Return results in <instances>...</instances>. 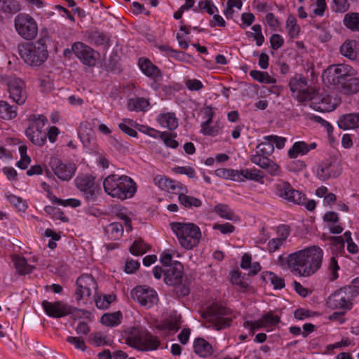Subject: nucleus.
Wrapping results in <instances>:
<instances>
[{
    "label": "nucleus",
    "instance_id": "1",
    "mask_svg": "<svg viewBox=\"0 0 359 359\" xmlns=\"http://www.w3.org/2000/svg\"><path fill=\"white\" fill-rule=\"evenodd\" d=\"M323 257V250L313 245L290 254L286 263L294 275L310 277L321 267Z\"/></svg>",
    "mask_w": 359,
    "mask_h": 359
},
{
    "label": "nucleus",
    "instance_id": "2",
    "mask_svg": "<svg viewBox=\"0 0 359 359\" xmlns=\"http://www.w3.org/2000/svg\"><path fill=\"white\" fill-rule=\"evenodd\" d=\"M103 188L107 195L121 201L131 198L137 191V184L131 177L116 174L104 178Z\"/></svg>",
    "mask_w": 359,
    "mask_h": 359
},
{
    "label": "nucleus",
    "instance_id": "3",
    "mask_svg": "<svg viewBox=\"0 0 359 359\" xmlns=\"http://www.w3.org/2000/svg\"><path fill=\"white\" fill-rule=\"evenodd\" d=\"M124 340L129 346L142 352L155 351L161 344L157 337L141 327H130L126 330Z\"/></svg>",
    "mask_w": 359,
    "mask_h": 359
},
{
    "label": "nucleus",
    "instance_id": "4",
    "mask_svg": "<svg viewBox=\"0 0 359 359\" xmlns=\"http://www.w3.org/2000/svg\"><path fill=\"white\" fill-rule=\"evenodd\" d=\"M18 53L24 62L32 67L40 66L48 56L47 46L43 39L18 45Z\"/></svg>",
    "mask_w": 359,
    "mask_h": 359
},
{
    "label": "nucleus",
    "instance_id": "5",
    "mask_svg": "<svg viewBox=\"0 0 359 359\" xmlns=\"http://www.w3.org/2000/svg\"><path fill=\"white\" fill-rule=\"evenodd\" d=\"M171 229L180 245L186 250H191L196 247L201 238L200 228L192 222H172Z\"/></svg>",
    "mask_w": 359,
    "mask_h": 359
},
{
    "label": "nucleus",
    "instance_id": "6",
    "mask_svg": "<svg viewBox=\"0 0 359 359\" xmlns=\"http://www.w3.org/2000/svg\"><path fill=\"white\" fill-rule=\"evenodd\" d=\"M164 282L168 285L175 287V292L178 296H187L190 292V280L184 275L183 266L177 261L164 269Z\"/></svg>",
    "mask_w": 359,
    "mask_h": 359
},
{
    "label": "nucleus",
    "instance_id": "7",
    "mask_svg": "<svg viewBox=\"0 0 359 359\" xmlns=\"http://www.w3.org/2000/svg\"><path fill=\"white\" fill-rule=\"evenodd\" d=\"M74 183L85 201L88 204L95 205L102 193L99 184L95 182V177L90 174L79 175Z\"/></svg>",
    "mask_w": 359,
    "mask_h": 359
},
{
    "label": "nucleus",
    "instance_id": "8",
    "mask_svg": "<svg viewBox=\"0 0 359 359\" xmlns=\"http://www.w3.org/2000/svg\"><path fill=\"white\" fill-rule=\"evenodd\" d=\"M31 123L25 130L27 137L35 145L42 146L46 141V133L43 128L47 122V118L42 114L32 115Z\"/></svg>",
    "mask_w": 359,
    "mask_h": 359
},
{
    "label": "nucleus",
    "instance_id": "9",
    "mask_svg": "<svg viewBox=\"0 0 359 359\" xmlns=\"http://www.w3.org/2000/svg\"><path fill=\"white\" fill-rule=\"evenodd\" d=\"M14 25L18 34L25 40H32L37 36V23L29 14H18L15 18Z\"/></svg>",
    "mask_w": 359,
    "mask_h": 359
},
{
    "label": "nucleus",
    "instance_id": "10",
    "mask_svg": "<svg viewBox=\"0 0 359 359\" xmlns=\"http://www.w3.org/2000/svg\"><path fill=\"white\" fill-rule=\"evenodd\" d=\"M228 314L226 308L216 303L210 305L203 316L212 322L215 329L219 330L230 326L231 318L226 316Z\"/></svg>",
    "mask_w": 359,
    "mask_h": 359
},
{
    "label": "nucleus",
    "instance_id": "11",
    "mask_svg": "<svg viewBox=\"0 0 359 359\" xmlns=\"http://www.w3.org/2000/svg\"><path fill=\"white\" fill-rule=\"evenodd\" d=\"M276 193L288 202L297 205L305 203L306 196L302 192L292 188L287 182L280 181L276 184Z\"/></svg>",
    "mask_w": 359,
    "mask_h": 359
},
{
    "label": "nucleus",
    "instance_id": "12",
    "mask_svg": "<svg viewBox=\"0 0 359 359\" xmlns=\"http://www.w3.org/2000/svg\"><path fill=\"white\" fill-rule=\"evenodd\" d=\"M350 69L349 66L342 64L331 65L324 72L323 79L337 88L350 75Z\"/></svg>",
    "mask_w": 359,
    "mask_h": 359
},
{
    "label": "nucleus",
    "instance_id": "13",
    "mask_svg": "<svg viewBox=\"0 0 359 359\" xmlns=\"http://www.w3.org/2000/svg\"><path fill=\"white\" fill-rule=\"evenodd\" d=\"M131 296L141 306L147 308L152 307L158 300L156 292L146 286H137L132 290Z\"/></svg>",
    "mask_w": 359,
    "mask_h": 359
},
{
    "label": "nucleus",
    "instance_id": "14",
    "mask_svg": "<svg viewBox=\"0 0 359 359\" xmlns=\"http://www.w3.org/2000/svg\"><path fill=\"white\" fill-rule=\"evenodd\" d=\"M348 290L341 287L333 292L327 300L328 307L332 309H351L353 299L349 295Z\"/></svg>",
    "mask_w": 359,
    "mask_h": 359
},
{
    "label": "nucleus",
    "instance_id": "15",
    "mask_svg": "<svg viewBox=\"0 0 359 359\" xmlns=\"http://www.w3.org/2000/svg\"><path fill=\"white\" fill-rule=\"evenodd\" d=\"M9 97L18 105H22L27 97L25 83L20 78H13L8 81Z\"/></svg>",
    "mask_w": 359,
    "mask_h": 359
},
{
    "label": "nucleus",
    "instance_id": "16",
    "mask_svg": "<svg viewBox=\"0 0 359 359\" xmlns=\"http://www.w3.org/2000/svg\"><path fill=\"white\" fill-rule=\"evenodd\" d=\"M77 289L75 292L77 301L91 295L92 290H97V283L92 275L83 274L76 281Z\"/></svg>",
    "mask_w": 359,
    "mask_h": 359
},
{
    "label": "nucleus",
    "instance_id": "17",
    "mask_svg": "<svg viewBox=\"0 0 359 359\" xmlns=\"http://www.w3.org/2000/svg\"><path fill=\"white\" fill-rule=\"evenodd\" d=\"M340 104V100L327 94L316 92L312 99L311 107L319 111H332Z\"/></svg>",
    "mask_w": 359,
    "mask_h": 359
},
{
    "label": "nucleus",
    "instance_id": "18",
    "mask_svg": "<svg viewBox=\"0 0 359 359\" xmlns=\"http://www.w3.org/2000/svg\"><path fill=\"white\" fill-rule=\"evenodd\" d=\"M49 163L54 174L63 181H68L72 179L76 169L74 164L64 163L55 157L51 158Z\"/></svg>",
    "mask_w": 359,
    "mask_h": 359
},
{
    "label": "nucleus",
    "instance_id": "19",
    "mask_svg": "<svg viewBox=\"0 0 359 359\" xmlns=\"http://www.w3.org/2000/svg\"><path fill=\"white\" fill-rule=\"evenodd\" d=\"M72 51L83 65L90 67L95 65V50L85 43L75 42L72 46Z\"/></svg>",
    "mask_w": 359,
    "mask_h": 359
},
{
    "label": "nucleus",
    "instance_id": "20",
    "mask_svg": "<svg viewBox=\"0 0 359 359\" xmlns=\"http://www.w3.org/2000/svg\"><path fill=\"white\" fill-rule=\"evenodd\" d=\"M280 317L274 315L272 311H269L264 314L261 318L255 321H246L244 324L245 327H248L254 332L261 328H270L279 324Z\"/></svg>",
    "mask_w": 359,
    "mask_h": 359
},
{
    "label": "nucleus",
    "instance_id": "21",
    "mask_svg": "<svg viewBox=\"0 0 359 359\" xmlns=\"http://www.w3.org/2000/svg\"><path fill=\"white\" fill-rule=\"evenodd\" d=\"M341 174V168L338 163L330 160L321 162L318 167L316 175L321 181H325L331 177H337Z\"/></svg>",
    "mask_w": 359,
    "mask_h": 359
},
{
    "label": "nucleus",
    "instance_id": "22",
    "mask_svg": "<svg viewBox=\"0 0 359 359\" xmlns=\"http://www.w3.org/2000/svg\"><path fill=\"white\" fill-rule=\"evenodd\" d=\"M41 305L46 315L52 318H62L71 313L69 307L60 301L50 302L47 300H43Z\"/></svg>",
    "mask_w": 359,
    "mask_h": 359
},
{
    "label": "nucleus",
    "instance_id": "23",
    "mask_svg": "<svg viewBox=\"0 0 359 359\" xmlns=\"http://www.w3.org/2000/svg\"><path fill=\"white\" fill-rule=\"evenodd\" d=\"M250 161L255 165L265 170L271 176H278L281 173L280 167L269 156L262 157L259 155H252Z\"/></svg>",
    "mask_w": 359,
    "mask_h": 359
},
{
    "label": "nucleus",
    "instance_id": "24",
    "mask_svg": "<svg viewBox=\"0 0 359 359\" xmlns=\"http://www.w3.org/2000/svg\"><path fill=\"white\" fill-rule=\"evenodd\" d=\"M237 177L236 182H245V180H251L260 184L264 183V172L255 168L251 169L238 170Z\"/></svg>",
    "mask_w": 359,
    "mask_h": 359
},
{
    "label": "nucleus",
    "instance_id": "25",
    "mask_svg": "<svg viewBox=\"0 0 359 359\" xmlns=\"http://www.w3.org/2000/svg\"><path fill=\"white\" fill-rule=\"evenodd\" d=\"M337 88L344 95L356 94L359 92V78L351 77L349 75Z\"/></svg>",
    "mask_w": 359,
    "mask_h": 359
},
{
    "label": "nucleus",
    "instance_id": "26",
    "mask_svg": "<svg viewBox=\"0 0 359 359\" xmlns=\"http://www.w3.org/2000/svg\"><path fill=\"white\" fill-rule=\"evenodd\" d=\"M338 126L343 130L359 128V113H351L341 116L337 121Z\"/></svg>",
    "mask_w": 359,
    "mask_h": 359
},
{
    "label": "nucleus",
    "instance_id": "27",
    "mask_svg": "<svg viewBox=\"0 0 359 359\" xmlns=\"http://www.w3.org/2000/svg\"><path fill=\"white\" fill-rule=\"evenodd\" d=\"M138 65L142 73L148 77L155 79L161 76V70L149 59L144 57L140 58Z\"/></svg>",
    "mask_w": 359,
    "mask_h": 359
},
{
    "label": "nucleus",
    "instance_id": "28",
    "mask_svg": "<svg viewBox=\"0 0 359 359\" xmlns=\"http://www.w3.org/2000/svg\"><path fill=\"white\" fill-rule=\"evenodd\" d=\"M359 43L355 40H346L340 47L341 54L350 59L355 60L358 56Z\"/></svg>",
    "mask_w": 359,
    "mask_h": 359
},
{
    "label": "nucleus",
    "instance_id": "29",
    "mask_svg": "<svg viewBox=\"0 0 359 359\" xmlns=\"http://www.w3.org/2000/svg\"><path fill=\"white\" fill-rule=\"evenodd\" d=\"M187 192H181L178 194L179 203L185 209L192 210L200 208L202 205L201 199L187 194Z\"/></svg>",
    "mask_w": 359,
    "mask_h": 359
},
{
    "label": "nucleus",
    "instance_id": "30",
    "mask_svg": "<svg viewBox=\"0 0 359 359\" xmlns=\"http://www.w3.org/2000/svg\"><path fill=\"white\" fill-rule=\"evenodd\" d=\"M194 351L200 357H208L212 353V347L203 338H196L194 341Z\"/></svg>",
    "mask_w": 359,
    "mask_h": 359
},
{
    "label": "nucleus",
    "instance_id": "31",
    "mask_svg": "<svg viewBox=\"0 0 359 359\" xmlns=\"http://www.w3.org/2000/svg\"><path fill=\"white\" fill-rule=\"evenodd\" d=\"M18 116V107L11 105L6 101L0 100V118L10 121L14 119Z\"/></svg>",
    "mask_w": 359,
    "mask_h": 359
},
{
    "label": "nucleus",
    "instance_id": "32",
    "mask_svg": "<svg viewBox=\"0 0 359 359\" xmlns=\"http://www.w3.org/2000/svg\"><path fill=\"white\" fill-rule=\"evenodd\" d=\"M159 186L162 189H166L169 192H172L178 195V194L185 191L188 192L186 187H182V184L177 181L168 179L166 177L161 178L158 181Z\"/></svg>",
    "mask_w": 359,
    "mask_h": 359
},
{
    "label": "nucleus",
    "instance_id": "33",
    "mask_svg": "<svg viewBox=\"0 0 359 359\" xmlns=\"http://www.w3.org/2000/svg\"><path fill=\"white\" fill-rule=\"evenodd\" d=\"M89 41L95 46H109V36L99 30L90 32L88 35Z\"/></svg>",
    "mask_w": 359,
    "mask_h": 359
},
{
    "label": "nucleus",
    "instance_id": "34",
    "mask_svg": "<svg viewBox=\"0 0 359 359\" xmlns=\"http://www.w3.org/2000/svg\"><path fill=\"white\" fill-rule=\"evenodd\" d=\"M149 105V100L144 97H134L128 100L127 108L130 111H146Z\"/></svg>",
    "mask_w": 359,
    "mask_h": 359
},
{
    "label": "nucleus",
    "instance_id": "35",
    "mask_svg": "<svg viewBox=\"0 0 359 359\" xmlns=\"http://www.w3.org/2000/svg\"><path fill=\"white\" fill-rule=\"evenodd\" d=\"M160 124L169 130H175L178 126V121L175 113L168 112L160 114L158 118Z\"/></svg>",
    "mask_w": 359,
    "mask_h": 359
},
{
    "label": "nucleus",
    "instance_id": "36",
    "mask_svg": "<svg viewBox=\"0 0 359 359\" xmlns=\"http://www.w3.org/2000/svg\"><path fill=\"white\" fill-rule=\"evenodd\" d=\"M306 79L302 75L297 74L292 77L289 81V87L292 92V96L293 97L294 94H297L299 93L300 90H303V88L306 87Z\"/></svg>",
    "mask_w": 359,
    "mask_h": 359
},
{
    "label": "nucleus",
    "instance_id": "37",
    "mask_svg": "<svg viewBox=\"0 0 359 359\" xmlns=\"http://www.w3.org/2000/svg\"><path fill=\"white\" fill-rule=\"evenodd\" d=\"M214 212L220 217L225 219L236 221L238 217L234 213V212L225 204H218L215 206Z\"/></svg>",
    "mask_w": 359,
    "mask_h": 359
},
{
    "label": "nucleus",
    "instance_id": "38",
    "mask_svg": "<svg viewBox=\"0 0 359 359\" xmlns=\"http://www.w3.org/2000/svg\"><path fill=\"white\" fill-rule=\"evenodd\" d=\"M122 314L120 311L104 313L101 317L100 322L108 327H115L118 325L121 322Z\"/></svg>",
    "mask_w": 359,
    "mask_h": 359
},
{
    "label": "nucleus",
    "instance_id": "39",
    "mask_svg": "<svg viewBox=\"0 0 359 359\" xmlns=\"http://www.w3.org/2000/svg\"><path fill=\"white\" fill-rule=\"evenodd\" d=\"M308 153L307 143L304 141L296 142L288 151L290 158H296L298 155H305Z\"/></svg>",
    "mask_w": 359,
    "mask_h": 359
},
{
    "label": "nucleus",
    "instance_id": "40",
    "mask_svg": "<svg viewBox=\"0 0 359 359\" xmlns=\"http://www.w3.org/2000/svg\"><path fill=\"white\" fill-rule=\"evenodd\" d=\"M316 92V90L311 87H309L307 85L306 87L303 88V90H300L299 93L294 94L293 97L299 102H310V104L311 105L312 99L315 96Z\"/></svg>",
    "mask_w": 359,
    "mask_h": 359
},
{
    "label": "nucleus",
    "instance_id": "41",
    "mask_svg": "<svg viewBox=\"0 0 359 359\" xmlns=\"http://www.w3.org/2000/svg\"><path fill=\"white\" fill-rule=\"evenodd\" d=\"M250 75L254 80L262 83L274 84L276 83V79L269 76L266 72L252 70L250 72Z\"/></svg>",
    "mask_w": 359,
    "mask_h": 359
},
{
    "label": "nucleus",
    "instance_id": "42",
    "mask_svg": "<svg viewBox=\"0 0 359 359\" xmlns=\"http://www.w3.org/2000/svg\"><path fill=\"white\" fill-rule=\"evenodd\" d=\"M109 238L112 240L119 239L123 233V227L121 223L113 222L105 229Z\"/></svg>",
    "mask_w": 359,
    "mask_h": 359
},
{
    "label": "nucleus",
    "instance_id": "43",
    "mask_svg": "<svg viewBox=\"0 0 359 359\" xmlns=\"http://www.w3.org/2000/svg\"><path fill=\"white\" fill-rule=\"evenodd\" d=\"M136 126L137 123L130 118H126L123 123L118 124V128L121 130L133 137H137V133L133 129V128H136Z\"/></svg>",
    "mask_w": 359,
    "mask_h": 359
},
{
    "label": "nucleus",
    "instance_id": "44",
    "mask_svg": "<svg viewBox=\"0 0 359 359\" xmlns=\"http://www.w3.org/2000/svg\"><path fill=\"white\" fill-rule=\"evenodd\" d=\"M256 154L255 155H259L260 156H269L274 151V147L271 141L264 140L257 146Z\"/></svg>",
    "mask_w": 359,
    "mask_h": 359
},
{
    "label": "nucleus",
    "instance_id": "45",
    "mask_svg": "<svg viewBox=\"0 0 359 359\" xmlns=\"http://www.w3.org/2000/svg\"><path fill=\"white\" fill-rule=\"evenodd\" d=\"M149 250L147 245L142 240H135L130 248V252L135 256H140L146 253Z\"/></svg>",
    "mask_w": 359,
    "mask_h": 359
},
{
    "label": "nucleus",
    "instance_id": "46",
    "mask_svg": "<svg viewBox=\"0 0 359 359\" xmlns=\"http://www.w3.org/2000/svg\"><path fill=\"white\" fill-rule=\"evenodd\" d=\"M330 245L332 252L337 255L344 252L345 241L342 236H332Z\"/></svg>",
    "mask_w": 359,
    "mask_h": 359
},
{
    "label": "nucleus",
    "instance_id": "47",
    "mask_svg": "<svg viewBox=\"0 0 359 359\" xmlns=\"http://www.w3.org/2000/svg\"><path fill=\"white\" fill-rule=\"evenodd\" d=\"M16 269L20 274H28L32 272L34 267L27 264L25 257H17L14 259Z\"/></svg>",
    "mask_w": 359,
    "mask_h": 359
},
{
    "label": "nucleus",
    "instance_id": "48",
    "mask_svg": "<svg viewBox=\"0 0 359 359\" xmlns=\"http://www.w3.org/2000/svg\"><path fill=\"white\" fill-rule=\"evenodd\" d=\"M344 25L352 30H359V13L346 14L344 19Z\"/></svg>",
    "mask_w": 359,
    "mask_h": 359
},
{
    "label": "nucleus",
    "instance_id": "49",
    "mask_svg": "<svg viewBox=\"0 0 359 359\" xmlns=\"http://www.w3.org/2000/svg\"><path fill=\"white\" fill-rule=\"evenodd\" d=\"M201 133L206 136L215 137L221 133L222 126L219 121L215 122L214 126H201Z\"/></svg>",
    "mask_w": 359,
    "mask_h": 359
},
{
    "label": "nucleus",
    "instance_id": "50",
    "mask_svg": "<svg viewBox=\"0 0 359 359\" xmlns=\"http://www.w3.org/2000/svg\"><path fill=\"white\" fill-rule=\"evenodd\" d=\"M0 10L5 13L14 14L20 10V5L15 0H4Z\"/></svg>",
    "mask_w": 359,
    "mask_h": 359
},
{
    "label": "nucleus",
    "instance_id": "51",
    "mask_svg": "<svg viewBox=\"0 0 359 359\" xmlns=\"http://www.w3.org/2000/svg\"><path fill=\"white\" fill-rule=\"evenodd\" d=\"M116 296L114 294H104L95 298L96 306L100 309H107L110 304L114 302Z\"/></svg>",
    "mask_w": 359,
    "mask_h": 359
},
{
    "label": "nucleus",
    "instance_id": "52",
    "mask_svg": "<svg viewBox=\"0 0 359 359\" xmlns=\"http://www.w3.org/2000/svg\"><path fill=\"white\" fill-rule=\"evenodd\" d=\"M50 200L52 202L64 207L70 206L72 208H77L81 204V201L76 198H69L64 200L53 196L50 197Z\"/></svg>",
    "mask_w": 359,
    "mask_h": 359
},
{
    "label": "nucleus",
    "instance_id": "53",
    "mask_svg": "<svg viewBox=\"0 0 359 359\" xmlns=\"http://www.w3.org/2000/svg\"><path fill=\"white\" fill-rule=\"evenodd\" d=\"M238 170L233 169H226V168H219L215 170V175L217 177L226 179L236 181V178L237 177Z\"/></svg>",
    "mask_w": 359,
    "mask_h": 359
},
{
    "label": "nucleus",
    "instance_id": "54",
    "mask_svg": "<svg viewBox=\"0 0 359 359\" xmlns=\"http://www.w3.org/2000/svg\"><path fill=\"white\" fill-rule=\"evenodd\" d=\"M287 27L289 29V34L292 38L298 36L299 32V27L297 25V20L294 16L289 15L287 22Z\"/></svg>",
    "mask_w": 359,
    "mask_h": 359
},
{
    "label": "nucleus",
    "instance_id": "55",
    "mask_svg": "<svg viewBox=\"0 0 359 359\" xmlns=\"http://www.w3.org/2000/svg\"><path fill=\"white\" fill-rule=\"evenodd\" d=\"M90 341L95 346L111 345V341H109L106 337H103L101 332H94L91 334Z\"/></svg>",
    "mask_w": 359,
    "mask_h": 359
},
{
    "label": "nucleus",
    "instance_id": "56",
    "mask_svg": "<svg viewBox=\"0 0 359 359\" xmlns=\"http://www.w3.org/2000/svg\"><path fill=\"white\" fill-rule=\"evenodd\" d=\"M7 200L20 211H25L27 206L22 199L13 194L6 196Z\"/></svg>",
    "mask_w": 359,
    "mask_h": 359
},
{
    "label": "nucleus",
    "instance_id": "57",
    "mask_svg": "<svg viewBox=\"0 0 359 359\" xmlns=\"http://www.w3.org/2000/svg\"><path fill=\"white\" fill-rule=\"evenodd\" d=\"M268 278L273 285L274 289L281 290L285 287L284 280L281 277L278 276L276 273L270 272L269 273Z\"/></svg>",
    "mask_w": 359,
    "mask_h": 359
},
{
    "label": "nucleus",
    "instance_id": "58",
    "mask_svg": "<svg viewBox=\"0 0 359 359\" xmlns=\"http://www.w3.org/2000/svg\"><path fill=\"white\" fill-rule=\"evenodd\" d=\"M160 137L163 140L165 144L170 148L175 149L179 146V143L175 140V137L168 133H161Z\"/></svg>",
    "mask_w": 359,
    "mask_h": 359
},
{
    "label": "nucleus",
    "instance_id": "59",
    "mask_svg": "<svg viewBox=\"0 0 359 359\" xmlns=\"http://www.w3.org/2000/svg\"><path fill=\"white\" fill-rule=\"evenodd\" d=\"M172 170L177 174L185 175L189 178L196 177V171L190 166H177L175 167Z\"/></svg>",
    "mask_w": 359,
    "mask_h": 359
},
{
    "label": "nucleus",
    "instance_id": "60",
    "mask_svg": "<svg viewBox=\"0 0 359 359\" xmlns=\"http://www.w3.org/2000/svg\"><path fill=\"white\" fill-rule=\"evenodd\" d=\"M263 139L264 140L271 141L273 145L275 144L279 149H283L286 142V138L273 135L265 136Z\"/></svg>",
    "mask_w": 359,
    "mask_h": 359
},
{
    "label": "nucleus",
    "instance_id": "61",
    "mask_svg": "<svg viewBox=\"0 0 359 359\" xmlns=\"http://www.w3.org/2000/svg\"><path fill=\"white\" fill-rule=\"evenodd\" d=\"M67 341L75 346L76 349L85 351L86 350V346L83 339L78 337H68Z\"/></svg>",
    "mask_w": 359,
    "mask_h": 359
},
{
    "label": "nucleus",
    "instance_id": "62",
    "mask_svg": "<svg viewBox=\"0 0 359 359\" xmlns=\"http://www.w3.org/2000/svg\"><path fill=\"white\" fill-rule=\"evenodd\" d=\"M215 230H219L222 234L231 233L235 231V226L230 223L215 224L212 226Z\"/></svg>",
    "mask_w": 359,
    "mask_h": 359
},
{
    "label": "nucleus",
    "instance_id": "63",
    "mask_svg": "<svg viewBox=\"0 0 359 359\" xmlns=\"http://www.w3.org/2000/svg\"><path fill=\"white\" fill-rule=\"evenodd\" d=\"M306 168V163L302 160H293L287 164V168L291 172H299Z\"/></svg>",
    "mask_w": 359,
    "mask_h": 359
},
{
    "label": "nucleus",
    "instance_id": "64",
    "mask_svg": "<svg viewBox=\"0 0 359 359\" xmlns=\"http://www.w3.org/2000/svg\"><path fill=\"white\" fill-rule=\"evenodd\" d=\"M343 287L344 289H349V295L353 299L359 294V278L353 280L351 285Z\"/></svg>",
    "mask_w": 359,
    "mask_h": 359
}]
</instances>
